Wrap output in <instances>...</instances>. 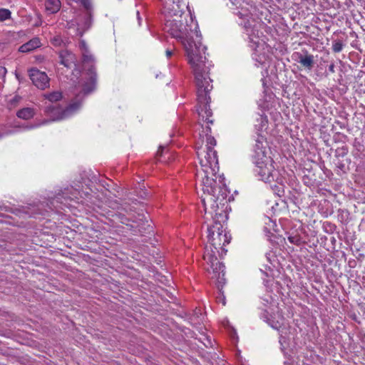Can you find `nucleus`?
<instances>
[{"label": "nucleus", "instance_id": "nucleus-1", "mask_svg": "<svg viewBox=\"0 0 365 365\" xmlns=\"http://www.w3.org/2000/svg\"><path fill=\"white\" fill-rule=\"evenodd\" d=\"M211 128L206 126L205 130L198 133L195 143V150L200 170L197 171V180L202 192L201 201L207 220H212L213 224L207 227V238L210 244V250L206 247L203 259L214 273H220L224 276V264L219 262V256L226 254L225 246L230 242L231 236L223 229V224L227 220V190L224 178L218 173V158L214 149L216 140L211 135Z\"/></svg>", "mask_w": 365, "mask_h": 365}, {"label": "nucleus", "instance_id": "nucleus-2", "mask_svg": "<svg viewBox=\"0 0 365 365\" xmlns=\"http://www.w3.org/2000/svg\"><path fill=\"white\" fill-rule=\"evenodd\" d=\"M164 28L173 38L178 39L183 46L188 63L195 77L197 89V111L199 125L205 130L213 123L212 112L210 108V92L212 89L210 70L212 66L205 56L206 47L200 40L202 35L198 24H165Z\"/></svg>", "mask_w": 365, "mask_h": 365}, {"label": "nucleus", "instance_id": "nucleus-3", "mask_svg": "<svg viewBox=\"0 0 365 365\" xmlns=\"http://www.w3.org/2000/svg\"><path fill=\"white\" fill-rule=\"evenodd\" d=\"M96 84L97 73L95 67L92 66L87 70L86 80L82 85L81 92L83 94L80 93L76 95L71 103L61 111V118L68 117L78 110L81 106L83 96L93 92L96 88Z\"/></svg>", "mask_w": 365, "mask_h": 365}, {"label": "nucleus", "instance_id": "nucleus-4", "mask_svg": "<svg viewBox=\"0 0 365 365\" xmlns=\"http://www.w3.org/2000/svg\"><path fill=\"white\" fill-rule=\"evenodd\" d=\"M164 9V12L168 18L167 23H183V21L187 23L186 17L188 16L191 22L194 21V17L190 11L188 13H185L180 9L179 0H165Z\"/></svg>", "mask_w": 365, "mask_h": 365}, {"label": "nucleus", "instance_id": "nucleus-5", "mask_svg": "<svg viewBox=\"0 0 365 365\" xmlns=\"http://www.w3.org/2000/svg\"><path fill=\"white\" fill-rule=\"evenodd\" d=\"M257 173L262 181L272 183L274 180H280L281 174L275 168V163L272 158L255 163Z\"/></svg>", "mask_w": 365, "mask_h": 365}, {"label": "nucleus", "instance_id": "nucleus-6", "mask_svg": "<svg viewBox=\"0 0 365 365\" xmlns=\"http://www.w3.org/2000/svg\"><path fill=\"white\" fill-rule=\"evenodd\" d=\"M251 150L252 160L254 163L272 158L269 155V148L266 138L259 133L254 137Z\"/></svg>", "mask_w": 365, "mask_h": 365}, {"label": "nucleus", "instance_id": "nucleus-7", "mask_svg": "<svg viewBox=\"0 0 365 365\" xmlns=\"http://www.w3.org/2000/svg\"><path fill=\"white\" fill-rule=\"evenodd\" d=\"M29 75L34 85L38 88L43 90L48 87L49 78L45 72L32 68L29 71Z\"/></svg>", "mask_w": 365, "mask_h": 365}, {"label": "nucleus", "instance_id": "nucleus-8", "mask_svg": "<svg viewBox=\"0 0 365 365\" xmlns=\"http://www.w3.org/2000/svg\"><path fill=\"white\" fill-rule=\"evenodd\" d=\"M41 46V40L38 37H34L28 42L24 43L19 48V51L21 53L31 52Z\"/></svg>", "mask_w": 365, "mask_h": 365}, {"label": "nucleus", "instance_id": "nucleus-9", "mask_svg": "<svg viewBox=\"0 0 365 365\" xmlns=\"http://www.w3.org/2000/svg\"><path fill=\"white\" fill-rule=\"evenodd\" d=\"M60 63L68 68H71L75 65L74 56L67 50L59 52Z\"/></svg>", "mask_w": 365, "mask_h": 365}, {"label": "nucleus", "instance_id": "nucleus-10", "mask_svg": "<svg viewBox=\"0 0 365 365\" xmlns=\"http://www.w3.org/2000/svg\"><path fill=\"white\" fill-rule=\"evenodd\" d=\"M295 55L298 57V63H299L302 67L308 70H311L312 68L314 63V56L308 53L302 55L299 53H296Z\"/></svg>", "mask_w": 365, "mask_h": 365}, {"label": "nucleus", "instance_id": "nucleus-11", "mask_svg": "<svg viewBox=\"0 0 365 365\" xmlns=\"http://www.w3.org/2000/svg\"><path fill=\"white\" fill-rule=\"evenodd\" d=\"M35 115V110L32 108H24L19 110L16 113V116L23 120H29Z\"/></svg>", "mask_w": 365, "mask_h": 365}, {"label": "nucleus", "instance_id": "nucleus-12", "mask_svg": "<svg viewBox=\"0 0 365 365\" xmlns=\"http://www.w3.org/2000/svg\"><path fill=\"white\" fill-rule=\"evenodd\" d=\"M274 185H271L272 190L274 191V194L279 197H282L284 195V185L283 182V178L280 176V180H274Z\"/></svg>", "mask_w": 365, "mask_h": 365}, {"label": "nucleus", "instance_id": "nucleus-13", "mask_svg": "<svg viewBox=\"0 0 365 365\" xmlns=\"http://www.w3.org/2000/svg\"><path fill=\"white\" fill-rule=\"evenodd\" d=\"M45 8L47 11L54 14L60 9L61 1L60 0H46Z\"/></svg>", "mask_w": 365, "mask_h": 365}, {"label": "nucleus", "instance_id": "nucleus-14", "mask_svg": "<svg viewBox=\"0 0 365 365\" xmlns=\"http://www.w3.org/2000/svg\"><path fill=\"white\" fill-rule=\"evenodd\" d=\"M79 46L82 51L83 58L84 59V61H90L94 59L93 56L90 54L85 41L81 40Z\"/></svg>", "mask_w": 365, "mask_h": 365}, {"label": "nucleus", "instance_id": "nucleus-15", "mask_svg": "<svg viewBox=\"0 0 365 365\" xmlns=\"http://www.w3.org/2000/svg\"><path fill=\"white\" fill-rule=\"evenodd\" d=\"M45 98L51 102H57L62 98V93L59 91H53L44 95Z\"/></svg>", "mask_w": 365, "mask_h": 365}, {"label": "nucleus", "instance_id": "nucleus-16", "mask_svg": "<svg viewBox=\"0 0 365 365\" xmlns=\"http://www.w3.org/2000/svg\"><path fill=\"white\" fill-rule=\"evenodd\" d=\"M175 154L167 151L166 153H165V154H160V158L159 159V160L165 163H170L171 161L175 160Z\"/></svg>", "mask_w": 365, "mask_h": 365}, {"label": "nucleus", "instance_id": "nucleus-17", "mask_svg": "<svg viewBox=\"0 0 365 365\" xmlns=\"http://www.w3.org/2000/svg\"><path fill=\"white\" fill-rule=\"evenodd\" d=\"M207 270L208 272H212L213 276L212 277V278H216V279L217 280V282L219 283V284H217V287H220V284H225V272L224 271V276L222 277V273H220V277L218 278V273H214L213 271L212 270V269L210 268V265H209L208 267H207Z\"/></svg>", "mask_w": 365, "mask_h": 365}, {"label": "nucleus", "instance_id": "nucleus-18", "mask_svg": "<svg viewBox=\"0 0 365 365\" xmlns=\"http://www.w3.org/2000/svg\"><path fill=\"white\" fill-rule=\"evenodd\" d=\"M11 16V11L6 9H0V21L9 19Z\"/></svg>", "mask_w": 365, "mask_h": 365}, {"label": "nucleus", "instance_id": "nucleus-19", "mask_svg": "<svg viewBox=\"0 0 365 365\" xmlns=\"http://www.w3.org/2000/svg\"><path fill=\"white\" fill-rule=\"evenodd\" d=\"M344 44L341 41H336L332 44V50L334 53H339L343 49Z\"/></svg>", "mask_w": 365, "mask_h": 365}, {"label": "nucleus", "instance_id": "nucleus-20", "mask_svg": "<svg viewBox=\"0 0 365 365\" xmlns=\"http://www.w3.org/2000/svg\"><path fill=\"white\" fill-rule=\"evenodd\" d=\"M51 43L57 47L61 46L63 43V41L60 36L57 35L51 38Z\"/></svg>", "mask_w": 365, "mask_h": 365}, {"label": "nucleus", "instance_id": "nucleus-21", "mask_svg": "<svg viewBox=\"0 0 365 365\" xmlns=\"http://www.w3.org/2000/svg\"><path fill=\"white\" fill-rule=\"evenodd\" d=\"M288 240L290 243L294 244L295 245H300L302 243V239L297 235L288 237Z\"/></svg>", "mask_w": 365, "mask_h": 365}, {"label": "nucleus", "instance_id": "nucleus-22", "mask_svg": "<svg viewBox=\"0 0 365 365\" xmlns=\"http://www.w3.org/2000/svg\"><path fill=\"white\" fill-rule=\"evenodd\" d=\"M6 69L4 66H0V79H3L5 78L6 74Z\"/></svg>", "mask_w": 365, "mask_h": 365}, {"label": "nucleus", "instance_id": "nucleus-23", "mask_svg": "<svg viewBox=\"0 0 365 365\" xmlns=\"http://www.w3.org/2000/svg\"><path fill=\"white\" fill-rule=\"evenodd\" d=\"M217 302H222V304L223 305L226 304L225 299V297L223 295L220 296V297H217Z\"/></svg>", "mask_w": 365, "mask_h": 365}, {"label": "nucleus", "instance_id": "nucleus-24", "mask_svg": "<svg viewBox=\"0 0 365 365\" xmlns=\"http://www.w3.org/2000/svg\"><path fill=\"white\" fill-rule=\"evenodd\" d=\"M136 16H137V19H138V21L139 22H140V21H141L143 20V19H142V18H141V17H140V12H139V11H136Z\"/></svg>", "mask_w": 365, "mask_h": 365}, {"label": "nucleus", "instance_id": "nucleus-25", "mask_svg": "<svg viewBox=\"0 0 365 365\" xmlns=\"http://www.w3.org/2000/svg\"><path fill=\"white\" fill-rule=\"evenodd\" d=\"M173 55V51L170 50L166 51V56L168 58H170Z\"/></svg>", "mask_w": 365, "mask_h": 365}, {"label": "nucleus", "instance_id": "nucleus-26", "mask_svg": "<svg viewBox=\"0 0 365 365\" xmlns=\"http://www.w3.org/2000/svg\"><path fill=\"white\" fill-rule=\"evenodd\" d=\"M161 153L164 154V153H163V148H162V147H160V149H159V150H158V152H157V155H159V156L160 157V154H161Z\"/></svg>", "mask_w": 365, "mask_h": 365}, {"label": "nucleus", "instance_id": "nucleus-27", "mask_svg": "<svg viewBox=\"0 0 365 365\" xmlns=\"http://www.w3.org/2000/svg\"><path fill=\"white\" fill-rule=\"evenodd\" d=\"M237 14L240 16L241 19H243L242 16H247V14H242L240 11H238Z\"/></svg>", "mask_w": 365, "mask_h": 365}, {"label": "nucleus", "instance_id": "nucleus-28", "mask_svg": "<svg viewBox=\"0 0 365 365\" xmlns=\"http://www.w3.org/2000/svg\"><path fill=\"white\" fill-rule=\"evenodd\" d=\"M334 64H331L330 66H329V70L332 72H334Z\"/></svg>", "mask_w": 365, "mask_h": 365}, {"label": "nucleus", "instance_id": "nucleus-29", "mask_svg": "<svg viewBox=\"0 0 365 365\" xmlns=\"http://www.w3.org/2000/svg\"><path fill=\"white\" fill-rule=\"evenodd\" d=\"M36 127V125H31V126L29 127V128L31 129V128H34Z\"/></svg>", "mask_w": 365, "mask_h": 365}, {"label": "nucleus", "instance_id": "nucleus-30", "mask_svg": "<svg viewBox=\"0 0 365 365\" xmlns=\"http://www.w3.org/2000/svg\"><path fill=\"white\" fill-rule=\"evenodd\" d=\"M364 26H365V24H363V25L361 26V29H362L363 30H364V31H365V28H364Z\"/></svg>", "mask_w": 365, "mask_h": 365}, {"label": "nucleus", "instance_id": "nucleus-31", "mask_svg": "<svg viewBox=\"0 0 365 365\" xmlns=\"http://www.w3.org/2000/svg\"><path fill=\"white\" fill-rule=\"evenodd\" d=\"M79 36H83V32H80V33H79Z\"/></svg>", "mask_w": 365, "mask_h": 365}]
</instances>
